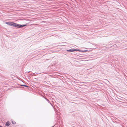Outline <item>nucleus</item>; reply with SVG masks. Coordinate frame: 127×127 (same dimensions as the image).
Listing matches in <instances>:
<instances>
[{"label":"nucleus","mask_w":127,"mask_h":127,"mask_svg":"<svg viewBox=\"0 0 127 127\" xmlns=\"http://www.w3.org/2000/svg\"><path fill=\"white\" fill-rule=\"evenodd\" d=\"M26 24L21 25L13 22L12 26L17 28H23L26 26Z\"/></svg>","instance_id":"nucleus-1"},{"label":"nucleus","mask_w":127,"mask_h":127,"mask_svg":"<svg viewBox=\"0 0 127 127\" xmlns=\"http://www.w3.org/2000/svg\"><path fill=\"white\" fill-rule=\"evenodd\" d=\"M73 52L78 51L79 52H84L85 51H87V50H84V51H83L82 50H81L79 49H73Z\"/></svg>","instance_id":"nucleus-2"},{"label":"nucleus","mask_w":127,"mask_h":127,"mask_svg":"<svg viewBox=\"0 0 127 127\" xmlns=\"http://www.w3.org/2000/svg\"><path fill=\"white\" fill-rule=\"evenodd\" d=\"M13 22H6L5 23L9 26H13Z\"/></svg>","instance_id":"nucleus-3"},{"label":"nucleus","mask_w":127,"mask_h":127,"mask_svg":"<svg viewBox=\"0 0 127 127\" xmlns=\"http://www.w3.org/2000/svg\"><path fill=\"white\" fill-rule=\"evenodd\" d=\"M10 124V123L8 121L5 124V126H8Z\"/></svg>","instance_id":"nucleus-4"},{"label":"nucleus","mask_w":127,"mask_h":127,"mask_svg":"<svg viewBox=\"0 0 127 127\" xmlns=\"http://www.w3.org/2000/svg\"><path fill=\"white\" fill-rule=\"evenodd\" d=\"M66 51L67 52H73V49H69V50H67Z\"/></svg>","instance_id":"nucleus-5"},{"label":"nucleus","mask_w":127,"mask_h":127,"mask_svg":"<svg viewBox=\"0 0 127 127\" xmlns=\"http://www.w3.org/2000/svg\"><path fill=\"white\" fill-rule=\"evenodd\" d=\"M12 123L13 124H16V122L15 121H12Z\"/></svg>","instance_id":"nucleus-6"},{"label":"nucleus","mask_w":127,"mask_h":127,"mask_svg":"<svg viewBox=\"0 0 127 127\" xmlns=\"http://www.w3.org/2000/svg\"><path fill=\"white\" fill-rule=\"evenodd\" d=\"M21 86H24L27 87H28L27 86L25 85H21Z\"/></svg>","instance_id":"nucleus-7"},{"label":"nucleus","mask_w":127,"mask_h":127,"mask_svg":"<svg viewBox=\"0 0 127 127\" xmlns=\"http://www.w3.org/2000/svg\"><path fill=\"white\" fill-rule=\"evenodd\" d=\"M44 98L49 102V100L47 98L44 97Z\"/></svg>","instance_id":"nucleus-8"},{"label":"nucleus","mask_w":127,"mask_h":127,"mask_svg":"<svg viewBox=\"0 0 127 127\" xmlns=\"http://www.w3.org/2000/svg\"><path fill=\"white\" fill-rule=\"evenodd\" d=\"M49 103H50V104H51V105L52 106H53V105H52V104H51V102H49Z\"/></svg>","instance_id":"nucleus-9"}]
</instances>
